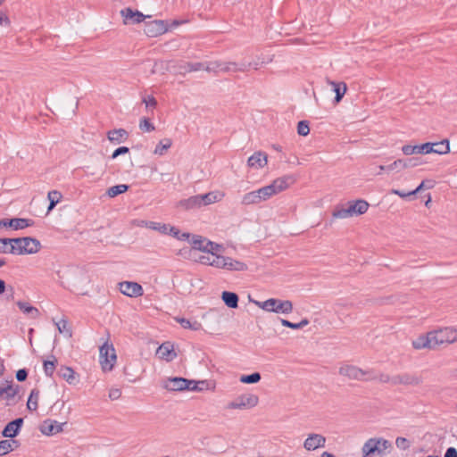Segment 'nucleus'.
Listing matches in <instances>:
<instances>
[{"label":"nucleus","mask_w":457,"mask_h":457,"mask_svg":"<svg viewBox=\"0 0 457 457\" xmlns=\"http://www.w3.org/2000/svg\"><path fill=\"white\" fill-rule=\"evenodd\" d=\"M11 241L12 254H32L37 253L41 247L39 240L30 237L12 238Z\"/></svg>","instance_id":"2"},{"label":"nucleus","mask_w":457,"mask_h":457,"mask_svg":"<svg viewBox=\"0 0 457 457\" xmlns=\"http://www.w3.org/2000/svg\"><path fill=\"white\" fill-rule=\"evenodd\" d=\"M247 164L253 169H261L267 164V155L262 152H255L248 158Z\"/></svg>","instance_id":"22"},{"label":"nucleus","mask_w":457,"mask_h":457,"mask_svg":"<svg viewBox=\"0 0 457 457\" xmlns=\"http://www.w3.org/2000/svg\"><path fill=\"white\" fill-rule=\"evenodd\" d=\"M100 362L104 371H111L113 369L117 356L112 345L105 342L99 349Z\"/></svg>","instance_id":"6"},{"label":"nucleus","mask_w":457,"mask_h":457,"mask_svg":"<svg viewBox=\"0 0 457 457\" xmlns=\"http://www.w3.org/2000/svg\"><path fill=\"white\" fill-rule=\"evenodd\" d=\"M23 425V419L17 418L6 424L2 431V435L4 437L13 438L15 437Z\"/></svg>","instance_id":"17"},{"label":"nucleus","mask_w":457,"mask_h":457,"mask_svg":"<svg viewBox=\"0 0 457 457\" xmlns=\"http://www.w3.org/2000/svg\"><path fill=\"white\" fill-rule=\"evenodd\" d=\"M416 154H428L432 153L433 145L430 142H427L421 145H415Z\"/></svg>","instance_id":"52"},{"label":"nucleus","mask_w":457,"mask_h":457,"mask_svg":"<svg viewBox=\"0 0 457 457\" xmlns=\"http://www.w3.org/2000/svg\"><path fill=\"white\" fill-rule=\"evenodd\" d=\"M221 258H222V255H220V254L206 253V254L200 255L197 258V262H199L202 264H206V265H210V266L220 269V263L222 262Z\"/></svg>","instance_id":"25"},{"label":"nucleus","mask_w":457,"mask_h":457,"mask_svg":"<svg viewBox=\"0 0 457 457\" xmlns=\"http://www.w3.org/2000/svg\"><path fill=\"white\" fill-rule=\"evenodd\" d=\"M328 83L332 87V90L335 92V103H339L344 97L347 90V86L345 82H337L328 79Z\"/></svg>","instance_id":"28"},{"label":"nucleus","mask_w":457,"mask_h":457,"mask_svg":"<svg viewBox=\"0 0 457 457\" xmlns=\"http://www.w3.org/2000/svg\"><path fill=\"white\" fill-rule=\"evenodd\" d=\"M129 189V186L125 184H120L112 186L108 188L106 194L109 197H115L122 193H125Z\"/></svg>","instance_id":"39"},{"label":"nucleus","mask_w":457,"mask_h":457,"mask_svg":"<svg viewBox=\"0 0 457 457\" xmlns=\"http://www.w3.org/2000/svg\"><path fill=\"white\" fill-rule=\"evenodd\" d=\"M222 262L220 269H226L228 270L244 271L247 270V265L240 261L234 260L230 257L222 256Z\"/></svg>","instance_id":"19"},{"label":"nucleus","mask_w":457,"mask_h":457,"mask_svg":"<svg viewBox=\"0 0 457 457\" xmlns=\"http://www.w3.org/2000/svg\"><path fill=\"white\" fill-rule=\"evenodd\" d=\"M230 65L237 66V62H204V71H230Z\"/></svg>","instance_id":"23"},{"label":"nucleus","mask_w":457,"mask_h":457,"mask_svg":"<svg viewBox=\"0 0 457 457\" xmlns=\"http://www.w3.org/2000/svg\"><path fill=\"white\" fill-rule=\"evenodd\" d=\"M129 133L124 129H117L108 131L107 138L113 144H120L128 139Z\"/></svg>","instance_id":"24"},{"label":"nucleus","mask_w":457,"mask_h":457,"mask_svg":"<svg viewBox=\"0 0 457 457\" xmlns=\"http://www.w3.org/2000/svg\"><path fill=\"white\" fill-rule=\"evenodd\" d=\"M221 249L222 245L212 242V245H209V250L206 252V253L218 254L217 253H219Z\"/></svg>","instance_id":"60"},{"label":"nucleus","mask_w":457,"mask_h":457,"mask_svg":"<svg viewBox=\"0 0 457 457\" xmlns=\"http://www.w3.org/2000/svg\"><path fill=\"white\" fill-rule=\"evenodd\" d=\"M12 444H15V447L20 446V443L17 440H1L0 441V456H4L13 451Z\"/></svg>","instance_id":"34"},{"label":"nucleus","mask_w":457,"mask_h":457,"mask_svg":"<svg viewBox=\"0 0 457 457\" xmlns=\"http://www.w3.org/2000/svg\"><path fill=\"white\" fill-rule=\"evenodd\" d=\"M178 322L184 328H190L192 330H198L199 328H200V323L195 321V322H191L190 320L185 319V318H180V319H178L177 320Z\"/></svg>","instance_id":"51"},{"label":"nucleus","mask_w":457,"mask_h":457,"mask_svg":"<svg viewBox=\"0 0 457 457\" xmlns=\"http://www.w3.org/2000/svg\"><path fill=\"white\" fill-rule=\"evenodd\" d=\"M119 289L121 294L129 297H138L144 294L142 286L137 282L133 281H123L119 283Z\"/></svg>","instance_id":"9"},{"label":"nucleus","mask_w":457,"mask_h":457,"mask_svg":"<svg viewBox=\"0 0 457 457\" xmlns=\"http://www.w3.org/2000/svg\"><path fill=\"white\" fill-rule=\"evenodd\" d=\"M121 391L119 388H112L109 392V398L111 400H117L120 397Z\"/></svg>","instance_id":"63"},{"label":"nucleus","mask_w":457,"mask_h":457,"mask_svg":"<svg viewBox=\"0 0 457 457\" xmlns=\"http://www.w3.org/2000/svg\"><path fill=\"white\" fill-rule=\"evenodd\" d=\"M12 383V381H11ZM18 394V386L13 387L12 384L0 387V399L11 400Z\"/></svg>","instance_id":"32"},{"label":"nucleus","mask_w":457,"mask_h":457,"mask_svg":"<svg viewBox=\"0 0 457 457\" xmlns=\"http://www.w3.org/2000/svg\"><path fill=\"white\" fill-rule=\"evenodd\" d=\"M189 382L190 384H188V387H187V390L189 391H202L204 386H207L206 380L195 381L189 379Z\"/></svg>","instance_id":"49"},{"label":"nucleus","mask_w":457,"mask_h":457,"mask_svg":"<svg viewBox=\"0 0 457 457\" xmlns=\"http://www.w3.org/2000/svg\"><path fill=\"white\" fill-rule=\"evenodd\" d=\"M201 207L209 205L211 204L216 203L219 201L218 195L215 192H209L203 195H198Z\"/></svg>","instance_id":"37"},{"label":"nucleus","mask_w":457,"mask_h":457,"mask_svg":"<svg viewBox=\"0 0 457 457\" xmlns=\"http://www.w3.org/2000/svg\"><path fill=\"white\" fill-rule=\"evenodd\" d=\"M355 215H361L369 209V204L365 200L352 201Z\"/></svg>","instance_id":"40"},{"label":"nucleus","mask_w":457,"mask_h":457,"mask_svg":"<svg viewBox=\"0 0 457 457\" xmlns=\"http://www.w3.org/2000/svg\"><path fill=\"white\" fill-rule=\"evenodd\" d=\"M326 438L320 434H310L303 443V447L308 451H314L320 447H324Z\"/></svg>","instance_id":"15"},{"label":"nucleus","mask_w":457,"mask_h":457,"mask_svg":"<svg viewBox=\"0 0 457 457\" xmlns=\"http://www.w3.org/2000/svg\"><path fill=\"white\" fill-rule=\"evenodd\" d=\"M34 224V221L30 219L24 218H13L10 219V228L13 230L22 229L30 227Z\"/></svg>","instance_id":"29"},{"label":"nucleus","mask_w":457,"mask_h":457,"mask_svg":"<svg viewBox=\"0 0 457 457\" xmlns=\"http://www.w3.org/2000/svg\"><path fill=\"white\" fill-rule=\"evenodd\" d=\"M258 397L255 395H243L228 403V409H246L257 405Z\"/></svg>","instance_id":"8"},{"label":"nucleus","mask_w":457,"mask_h":457,"mask_svg":"<svg viewBox=\"0 0 457 457\" xmlns=\"http://www.w3.org/2000/svg\"><path fill=\"white\" fill-rule=\"evenodd\" d=\"M339 374L342 376H345L352 379L367 380V378H364L368 373L356 366L353 365H344L339 369Z\"/></svg>","instance_id":"12"},{"label":"nucleus","mask_w":457,"mask_h":457,"mask_svg":"<svg viewBox=\"0 0 457 457\" xmlns=\"http://www.w3.org/2000/svg\"><path fill=\"white\" fill-rule=\"evenodd\" d=\"M145 228H150L154 231H158L163 235H168L169 228H170V225L165 224V223H161V222L152 221V222H145Z\"/></svg>","instance_id":"35"},{"label":"nucleus","mask_w":457,"mask_h":457,"mask_svg":"<svg viewBox=\"0 0 457 457\" xmlns=\"http://www.w3.org/2000/svg\"><path fill=\"white\" fill-rule=\"evenodd\" d=\"M395 445L400 450L405 451V450L410 448L411 444H410V441L407 438L402 437V436H398L395 439Z\"/></svg>","instance_id":"55"},{"label":"nucleus","mask_w":457,"mask_h":457,"mask_svg":"<svg viewBox=\"0 0 457 457\" xmlns=\"http://www.w3.org/2000/svg\"><path fill=\"white\" fill-rule=\"evenodd\" d=\"M178 207L187 211L201 208L198 195L180 200L178 203Z\"/></svg>","instance_id":"27"},{"label":"nucleus","mask_w":457,"mask_h":457,"mask_svg":"<svg viewBox=\"0 0 457 457\" xmlns=\"http://www.w3.org/2000/svg\"><path fill=\"white\" fill-rule=\"evenodd\" d=\"M262 377L259 372H253L249 375H242L240 377V382L244 384H255L261 380Z\"/></svg>","instance_id":"45"},{"label":"nucleus","mask_w":457,"mask_h":457,"mask_svg":"<svg viewBox=\"0 0 457 457\" xmlns=\"http://www.w3.org/2000/svg\"><path fill=\"white\" fill-rule=\"evenodd\" d=\"M297 133L300 136H307L310 133L309 122L307 120H301L297 124Z\"/></svg>","instance_id":"53"},{"label":"nucleus","mask_w":457,"mask_h":457,"mask_svg":"<svg viewBox=\"0 0 457 457\" xmlns=\"http://www.w3.org/2000/svg\"><path fill=\"white\" fill-rule=\"evenodd\" d=\"M221 299L229 308L234 309L238 306V295L236 293L224 291L222 292Z\"/></svg>","instance_id":"30"},{"label":"nucleus","mask_w":457,"mask_h":457,"mask_svg":"<svg viewBox=\"0 0 457 457\" xmlns=\"http://www.w3.org/2000/svg\"><path fill=\"white\" fill-rule=\"evenodd\" d=\"M120 14L124 19V23H131V24H138L145 18H148L149 16L144 15L139 11H133L131 8L127 7L120 11Z\"/></svg>","instance_id":"11"},{"label":"nucleus","mask_w":457,"mask_h":457,"mask_svg":"<svg viewBox=\"0 0 457 457\" xmlns=\"http://www.w3.org/2000/svg\"><path fill=\"white\" fill-rule=\"evenodd\" d=\"M47 198L49 200L47 212H50L56 206V204L61 201L62 194L59 191L53 190L48 193Z\"/></svg>","instance_id":"38"},{"label":"nucleus","mask_w":457,"mask_h":457,"mask_svg":"<svg viewBox=\"0 0 457 457\" xmlns=\"http://www.w3.org/2000/svg\"><path fill=\"white\" fill-rule=\"evenodd\" d=\"M183 69L186 72L198 71L204 70V62H187Z\"/></svg>","instance_id":"50"},{"label":"nucleus","mask_w":457,"mask_h":457,"mask_svg":"<svg viewBox=\"0 0 457 457\" xmlns=\"http://www.w3.org/2000/svg\"><path fill=\"white\" fill-rule=\"evenodd\" d=\"M65 423H60L56 420H46L43 422L40 427V431L43 435L52 436L58 434L63 430Z\"/></svg>","instance_id":"16"},{"label":"nucleus","mask_w":457,"mask_h":457,"mask_svg":"<svg viewBox=\"0 0 457 457\" xmlns=\"http://www.w3.org/2000/svg\"><path fill=\"white\" fill-rule=\"evenodd\" d=\"M38 398H39V390L37 388H34L31 390L28 402H27V408L31 411H37L38 407Z\"/></svg>","instance_id":"36"},{"label":"nucleus","mask_w":457,"mask_h":457,"mask_svg":"<svg viewBox=\"0 0 457 457\" xmlns=\"http://www.w3.org/2000/svg\"><path fill=\"white\" fill-rule=\"evenodd\" d=\"M171 146V141L169 138L161 140L154 149V154L162 155Z\"/></svg>","instance_id":"43"},{"label":"nucleus","mask_w":457,"mask_h":457,"mask_svg":"<svg viewBox=\"0 0 457 457\" xmlns=\"http://www.w3.org/2000/svg\"><path fill=\"white\" fill-rule=\"evenodd\" d=\"M192 249L189 248H184L181 249L179 252V255H182L184 257H187V254L188 256H191L192 253H195V251H201L206 253V252L209 250V245H212V241L207 240L206 238L203 237L202 236H194L192 237L191 241Z\"/></svg>","instance_id":"7"},{"label":"nucleus","mask_w":457,"mask_h":457,"mask_svg":"<svg viewBox=\"0 0 457 457\" xmlns=\"http://www.w3.org/2000/svg\"><path fill=\"white\" fill-rule=\"evenodd\" d=\"M139 128L140 129L146 132H151L154 130V126L146 118H144L143 120H140Z\"/></svg>","instance_id":"56"},{"label":"nucleus","mask_w":457,"mask_h":457,"mask_svg":"<svg viewBox=\"0 0 457 457\" xmlns=\"http://www.w3.org/2000/svg\"><path fill=\"white\" fill-rule=\"evenodd\" d=\"M188 384H190L189 379L180 377H174L168 378L164 382L163 386L169 391H183L187 390Z\"/></svg>","instance_id":"13"},{"label":"nucleus","mask_w":457,"mask_h":457,"mask_svg":"<svg viewBox=\"0 0 457 457\" xmlns=\"http://www.w3.org/2000/svg\"><path fill=\"white\" fill-rule=\"evenodd\" d=\"M392 447L390 441L382 437H372L367 440L362 448V457H383Z\"/></svg>","instance_id":"3"},{"label":"nucleus","mask_w":457,"mask_h":457,"mask_svg":"<svg viewBox=\"0 0 457 457\" xmlns=\"http://www.w3.org/2000/svg\"><path fill=\"white\" fill-rule=\"evenodd\" d=\"M259 65H260L259 62H249V63H240V67L235 69V71H246L251 67H253L254 70H258Z\"/></svg>","instance_id":"57"},{"label":"nucleus","mask_w":457,"mask_h":457,"mask_svg":"<svg viewBox=\"0 0 457 457\" xmlns=\"http://www.w3.org/2000/svg\"><path fill=\"white\" fill-rule=\"evenodd\" d=\"M53 361H44V372L46 376L52 377L54 375V372L55 370V362L56 359L54 356H53Z\"/></svg>","instance_id":"47"},{"label":"nucleus","mask_w":457,"mask_h":457,"mask_svg":"<svg viewBox=\"0 0 457 457\" xmlns=\"http://www.w3.org/2000/svg\"><path fill=\"white\" fill-rule=\"evenodd\" d=\"M431 145H433V154H445L450 152V145L447 139H444L440 142L431 143Z\"/></svg>","instance_id":"33"},{"label":"nucleus","mask_w":457,"mask_h":457,"mask_svg":"<svg viewBox=\"0 0 457 457\" xmlns=\"http://www.w3.org/2000/svg\"><path fill=\"white\" fill-rule=\"evenodd\" d=\"M56 328L59 333L63 334L64 336L71 337V330L68 328V322L65 320H61L60 321L55 323Z\"/></svg>","instance_id":"48"},{"label":"nucleus","mask_w":457,"mask_h":457,"mask_svg":"<svg viewBox=\"0 0 457 457\" xmlns=\"http://www.w3.org/2000/svg\"><path fill=\"white\" fill-rule=\"evenodd\" d=\"M421 377L414 373H402L395 375L394 386H419L422 383Z\"/></svg>","instance_id":"10"},{"label":"nucleus","mask_w":457,"mask_h":457,"mask_svg":"<svg viewBox=\"0 0 457 457\" xmlns=\"http://www.w3.org/2000/svg\"><path fill=\"white\" fill-rule=\"evenodd\" d=\"M129 152V148L127 146H120L116 150L113 151L112 154V159H115L120 155L126 154Z\"/></svg>","instance_id":"58"},{"label":"nucleus","mask_w":457,"mask_h":457,"mask_svg":"<svg viewBox=\"0 0 457 457\" xmlns=\"http://www.w3.org/2000/svg\"><path fill=\"white\" fill-rule=\"evenodd\" d=\"M295 181V179L292 175L278 178L268 186L245 194L241 203L244 205L258 204L284 191Z\"/></svg>","instance_id":"1"},{"label":"nucleus","mask_w":457,"mask_h":457,"mask_svg":"<svg viewBox=\"0 0 457 457\" xmlns=\"http://www.w3.org/2000/svg\"><path fill=\"white\" fill-rule=\"evenodd\" d=\"M370 379L378 380L381 383H389L392 386H394L395 376H389L388 374L380 373L378 375L367 378V380Z\"/></svg>","instance_id":"46"},{"label":"nucleus","mask_w":457,"mask_h":457,"mask_svg":"<svg viewBox=\"0 0 457 457\" xmlns=\"http://www.w3.org/2000/svg\"><path fill=\"white\" fill-rule=\"evenodd\" d=\"M168 235H171L173 237L180 241H187L190 237V234L188 232H180L179 229L174 226H170Z\"/></svg>","instance_id":"42"},{"label":"nucleus","mask_w":457,"mask_h":457,"mask_svg":"<svg viewBox=\"0 0 457 457\" xmlns=\"http://www.w3.org/2000/svg\"><path fill=\"white\" fill-rule=\"evenodd\" d=\"M391 194L393 195H396L402 198H406L410 195H415V191H410V192H403V191H401L399 189H392L391 190Z\"/></svg>","instance_id":"59"},{"label":"nucleus","mask_w":457,"mask_h":457,"mask_svg":"<svg viewBox=\"0 0 457 457\" xmlns=\"http://www.w3.org/2000/svg\"><path fill=\"white\" fill-rule=\"evenodd\" d=\"M58 373L59 376L65 379L69 384L73 382L75 372L71 368L63 366L60 369Z\"/></svg>","instance_id":"41"},{"label":"nucleus","mask_w":457,"mask_h":457,"mask_svg":"<svg viewBox=\"0 0 457 457\" xmlns=\"http://www.w3.org/2000/svg\"><path fill=\"white\" fill-rule=\"evenodd\" d=\"M143 102L145 104L146 107L154 108L157 104L155 98L152 96H148L147 97H145Z\"/></svg>","instance_id":"64"},{"label":"nucleus","mask_w":457,"mask_h":457,"mask_svg":"<svg viewBox=\"0 0 457 457\" xmlns=\"http://www.w3.org/2000/svg\"><path fill=\"white\" fill-rule=\"evenodd\" d=\"M402 151L405 155H411L416 154V147L415 145H404L402 147Z\"/></svg>","instance_id":"61"},{"label":"nucleus","mask_w":457,"mask_h":457,"mask_svg":"<svg viewBox=\"0 0 457 457\" xmlns=\"http://www.w3.org/2000/svg\"><path fill=\"white\" fill-rule=\"evenodd\" d=\"M166 31L167 27L163 21L156 20L145 24V32L148 37H157Z\"/></svg>","instance_id":"14"},{"label":"nucleus","mask_w":457,"mask_h":457,"mask_svg":"<svg viewBox=\"0 0 457 457\" xmlns=\"http://www.w3.org/2000/svg\"><path fill=\"white\" fill-rule=\"evenodd\" d=\"M27 377L28 370L26 369H21L16 372V378L20 382L26 380Z\"/></svg>","instance_id":"62"},{"label":"nucleus","mask_w":457,"mask_h":457,"mask_svg":"<svg viewBox=\"0 0 457 457\" xmlns=\"http://www.w3.org/2000/svg\"><path fill=\"white\" fill-rule=\"evenodd\" d=\"M12 238H0V253H11Z\"/></svg>","instance_id":"54"},{"label":"nucleus","mask_w":457,"mask_h":457,"mask_svg":"<svg viewBox=\"0 0 457 457\" xmlns=\"http://www.w3.org/2000/svg\"><path fill=\"white\" fill-rule=\"evenodd\" d=\"M156 354L163 360L168 361H172L176 357V353L173 351L172 345L170 343H163L161 345L157 351Z\"/></svg>","instance_id":"26"},{"label":"nucleus","mask_w":457,"mask_h":457,"mask_svg":"<svg viewBox=\"0 0 457 457\" xmlns=\"http://www.w3.org/2000/svg\"><path fill=\"white\" fill-rule=\"evenodd\" d=\"M430 332L435 348L443 344H452L457 340V328L452 327L442 328Z\"/></svg>","instance_id":"5"},{"label":"nucleus","mask_w":457,"mask_h":457,"mask_svg":"<svg viewBox=\"0 0 457 457\" xmlns=\"http://www.w3.org/2000/svg\"><path fill=\"white\" fill-rule=\"evenodd\" d=\"M353 215H355V213L352 201L348 202L346 206L343 204L337 205L334 211L332 212V217L334 219H346L349 217H353Z\"/></svg>","instance_id":"18"},{"label":"nucleus","mask_w":457,"mask_h":457,"mask_svg":"<svg viewBox=\"0 0 457 457\" xmlns=\"http://www.w3.org/2000/svg\"><path fill=\"white\" fill-rule=\"evenodd\" d=\"M19 309L25 314L29 315L30 318H37L39 315L38 310L30 305L29 303L19 301L17 303Z\"/></svg>","instance_id":"31"},{"label":"nucleus","mask_w":457,"mask_h":457,"mask_svg":"<svg viewBox=\"0 0 457 457\" xmlns=\"http://www.w3.org/2000/svg\"><path fill=\"white\" fill-rule=\"evenodd\" d=\"M412 346L417 349H435L431 332H428L426 335H421L412 341Z\"/></svg>","instance_id":"21"},{"label":"nucleus","mask_w":457,"mask_h":457,"mask_svg":"<svg viewBox=\"0 0 457 457\" xmlns=\"http://www.w3.org/2000/svg\"><path fill=\"white\" fill-rule=\"evenodd\" d=\"M255 304L269 312L288 314L293 311V303L289 300L283 301L277 298H270L263 302L256 301Z\"/></svg>","instance_id":"4"},{"label":"nucleus","mask_w":457,"mask_h":457,"mask_svg":"<svg viewBox=\"0 0 457 457\" xmlns=\"http://www.w3.org/2000/svg\"><path fill=\"white\" fill-rule=\"evenodd\" d=\"M280 322H281V324L284 327L290 328H293V329H300V328H303V327H305L306 325L309 324V320L307 319H303L298 323H293V322H291V321H289L287 320L281 319Z\"/></svg>","instance_id":"44"},{"label":"nucleus","mask_w":457,"mask_h":457,"mask_svg":"<svg viewBox=\"0 0 457 457\" xmlns=\"http://www.w3.org/2000/svg\"><path fill=\"white\" fill-rule=\"evenodd\" d=\"M420 163L421 162H420L419 158L412 157V158H409L406 160L398 159V160L395 161L394 162H392L391 164L387 165L386 170L389 172V171H392L399 167L401 169H406V168L418 166Z\"/></svg>","instance_id":"20"}]
</instances>
